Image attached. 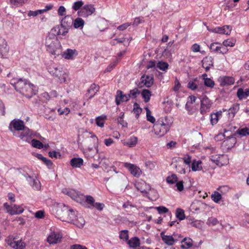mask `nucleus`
<instances>
[{
  "mask_svg": "<svg viewBox=\"0 0 249 249\" xmlns=\"http://www.w3.org/2000/svg\"><path fill=\"white\" fill-rule=\"evenodd\" d=\"M10 83L17 91L28 98L32 97L37 93L36 87L25 79L13 78Z\"/></svg>",
  "mask_w": 249,
  "mask_h": 249,
  "instance_id": "nucleus-1",
  "label": "nucleus"
},
{
  "mask_svg": "<svg viewBox=\"0 0 249 249\" xmlns=\"http://www.w3.org/2000/svg\"><path fill=\"white\" fill-rule=\"evenodd\" d=\"M47 51L54 55H59L62 53V46L57 37L53 34L49 33L45 42Z\"/></svg>",
  "mask_w": 249,
  "mask_h": 249,
  "instance_id": "nucleus-2",
  "label": "nucleus"
},
{
  "mask_svg": "<svg viewBox=\"0 0 249 249\" xmlns=\"http://www.w3.org/2000/svg\"><path fill=\"white\" fill-rule=\"evenodd\" d=\"M57 214L62 221L69 223L73 221L74 219L77 217L76 212L65 205L58 207Z\"/></svg>",
  "mask_w": 249,
  "mask_h": 249,
  "instance_id": "nucleus-3",
  "label": "nucleus"
},
{
  "mask_svg": "<svg viewBox=\"0 0 249 249\" xmlns=\"http://www.w3.org/2000/svg\"><path fill=\"white\" fill-rule=\"evenodd\" d=\"M171 123L167 121L166 117L160 118L154 125L155 133L160 137L164 136L170 130Z\"/></svg>",
  "mask_w": 249,
  "mask_h": 249,
  "instance_id": "nucleus-4",
  "label": "nucleus"
},
{
  "mask_svg": "<svg viewBox=\"0 0 249 249\" xmlns=\"http://www.w3.org/2000/svg\"><path fill=\"white\" fill-rule=\"evenodd\" d=\"M48 71L52 75L58 78L61 83L66 82V74L61 66H50L48 68Z\"/></svg>",
  "mask_w": 249,
  "mask_h": 249,
  "instance_id": "nucleus-5",
  "label": "nucleus"
},
{
  "mask_svg": "<svg viewBox=\"0 0 249 249\" xmlns=\"http://www.w3.org/2000/svg\"><path fill=\"white\" fill-rule=\"evenodd\" d=\"M62 192L64 194L69 196L75 201L83 205L86 203V197L87 196H84L79 192L71 189L65 188L63 190Z\"/></svg>",
  "mask_w": 249,
  "mask_h": 249,
  "instance_id": "nucleus-6",
  "label": "nucleus"
},
{
  "mask_svg": "<svg viewBox=\"0 0 249 249\" xmlns=\"http://www.w3.org/2000/svg\"><path fill=\"white\" fill-rule=\"evenodd\" d=\"M4 207L7 212L11 215L20 214L24 211V209L21 206L13 204L9 205L7 203H5L4 204Z\"/></svg>",
  "mask_w": 249,
  "mask_h": 249,
  "instance_id": "nucleus-7",
  "label": "nucleus"
},
{
  "mask_svg": "<svg viewBox=\"0 0 249 249\" xmlns=\"http://www.w3.org/2000/svg\"><path fill=\"white\" fill-rule=\"evenodd\" d=\"M95 10L92 4L85 5L78 12V15L79 16L86 18L91 15L95 12Z\"/></svg>",
  "mask_w": 249,
  "mask_h": 249,
  "instance_id": "nucleus-8",
  "label": "nucleus"
},
{
  "mask_svg": "<svg viewBox=\"0 0 249 249\" xmlns=\"http://www.w3.org/2000/svg\"><path fill=\"white\" fill-rule=\"evenodd\" d=\"M239 109V104H233L231 108L227 110L226 109H223V112H225V115L228 117V121H231L234 118L235 114L237 112Z\"/></svg>",
  "mask_w": 249,
  "mask_h": 249,
  "instance_id": "nucleus-9",
  "label": "nucleus"
},
{
  "mask_svg": "<svg viewBox=\"0 0 249 249\" xmlns=\"http://www.w3.org/2000/svg\"><path fill=\"white\" fill-rule=\"evenodd\" d=\"M124 166L127 169L134 177H139L142 174V171L137 166L130 163H124Z\"/></svg>",
  "mask_w": 249,
  "mask_h": 249,
  "instance_id": "nucleus-10",
  "label": "nucleus"
},
{
  "mask_svg": "<svg viewBox=\"0 0 249 249\" xmlns=\"http://www.w3.org/2000/svg\"><path fill=\"white\" fill-rule=\"evenodd\" d=\"M153 84V76L152 75H143L141 78V82L138 86L142 88L145 86L147 88L150 87Z\"/></svg>",
  "mask_w": 249,
  "mask_h": 249,
  "instance_id": "nucleus-11",
  "label": "nucleus"
},
{
  "mask_svg": "<svg viewBox=\"0 0 249 249\" xmlns=\"http://www.w3.org/2000/svg\"><path fill=\"white\" fill-rule=\"evenodd\" d=\"M86 202L87 204L90 205L92 207H94L100 211H102L105 207V205L104 203L100 202L95 203L94 198L90 195L87 196L86 197Z\"/></svg>",
  "mask_w": 249,
  "mask_h": 249,
  "instance_id": "nucleus-12",
  "label": "nucleus"
},
{
  "mask_svg": "<svg viewBox=\"0 0 249 249\" xmlns=\"http://www.w3.org/2000/svg\"><path fill=\"white\" fill-rule=\"evenodd\" d=\"M212 106V102L206 96L201 100L200 113L204 114L209 112Z\"/></svg>",
  "mask_w": 249,
  "mask_h": 249,
  "instance_id": "nucleus-13",
  "label": "nucleus"
},
{
  "mask_svg": "<svg viewBox=\"0 0 249 249\" xmlns=\"http://www.w3.org/2000/svg\"><path fill=\"white\" fill-rule=\"evenodd\" d=\"M130 100V96L124 94L122 90H118L115 95V103L117 106L120 105L121 102H128Z\"/></svg>",
  "mask_w": 249,
  "mask_h": 249,
  "instance_id": "nucleus-14",
  "label": "nucleus"
},
{
  "mask_svg": "<svg viewBox=\"0 0 249 249\" xmlns=\"http://www.w3.org/2000/svg\"><path fill=\"white\" fill-rule=\"evenodd\" d=\"M60 54L67 60H72L78 55V52L76 49H67Z\"/></svg>",
  "mask_w": 249,
  "mask_h": 249,
  "instance_id": "nucleus-15",
  "label": "nucleus"
},
{
  "mask_svg": "<svg viewBox=\"0 0 249 249\" xmlns=\"http://www.w3.org/2000/svg\"><path fill=\"white\" fill-rule=\"evenodd\" d=\"M9 51V47L6 41L3 38L0 37V55L3 57H7Z\"/></svg>",
  "mask_w": 249,
  "mask_h": 249,
  "instance_id": "nucleus-16",
  "label": "nucleus"
},
{
  "mask_svg": "<svg viewBox=\"0 0 249 249\" xmlns=\"http://www.w3.org/2000/svg\"><path fill=\"white\" fill-rule=\"evenodd\" d=\"M69 29L68 28L60 24L59 25H57L53 28L51 30L52 33L56 36L62 35L63 36H66V35L68 33Z\"/></svg>",
  "mask_w": 249,
  "mask_h": 249,
  "instance_id": "nucleus-17",
  "label": "nucleus"
},
{
  "mask_svg": "<svg viewBox=\"0 0 249 249\" xmlns=\"http://www.w3.org/2000/svg\"><path fill=\"white\" fill-rule=\"evenodd\" d=\"M62 237L59 232H52L48 236L47 241L50 244H57L61 242Z\"/></svg>",
  "mask_w": 249,
  "mask_h": 249,
  "instance_id": "nucleus-18",
  "label": "nucleus"
},
{
  "mask_svg": "<svg viewBox=\"0 0 249 249\" xmlns=\"http://www.w3.org/2000/svg\"><path fill=\"white\" fill-rule=\"evenodd\" d=\"M11 126H12L14 129L17 131H21L25 127L24 123L20 119H14L10 123L9 128L11 129Z\"/></svg>",
  "mask_w": 249,
  "mask_h": 249,
  "instance_id": "nucleus-19",
  "label": "nucleus"
},
{
  "mask_svg": "<svg viewBox=\"0 0 249 249\" xmlns=\"http://www.w3.org/2000/svg\"><path fill=\"white\" fill-rule=\"evenodd\" d=\"M135 186L136 189L142 194H146L150 190V186L143 181L136 182Z\"/></svg>",
  "mask_w": 249,
  "mask_h": 249,
  "instance_id": "nucleus-20",
  "label": "nucleus"
},
{
  "mask_svg": "<svg viewBox=\"0 0 249 249\" xmlns=\"http://www.w3.org/2000/svg\"><path fill=\"white\" fill-rule=\"evenodd\" d=\"M202 66L206 71H208L211 67L213 66V59L212 56H207L201 61Z\"/></svg>",
  "mask_w": 249,
  "mask_h": 249,
  "instance_id": "nucleus-21",
  "label": "nucleus"
},
{
  "mask_svg": "<svg viewBox=\"0 0 249 249\" xmlns=\"http://www.w3.org/2000/svg\"><path fill=\"white\" fill-rule=\"evenodd\" d=\"M9 244L15 249H24L25 247V244L21 240H18L16 238H14Z\"/></svg>",
  "mask_w": 249,
  "mask_h": 249,
  "instance_id": "nucleus-22",
  "label": "nucleus"
},
{
  "mask_svg": "<svg viewBox=\"0 0 249 249\" xmlns=\"http://www.w3.org/2000/svg\"><path fill=\"white\" fill-rule=\"evenodd\" d=\"M27 180L34 190H38L40 189V183L36 177H34L33 176H28Z\"/></svg>",
  "mask_w": 249,
  "mask_h": 249,
  "instance_id": "nucleus-23",
  "label": "nucleus"
},
{
  "mask_svg": "<svg viewBox=\"0 0 249 249\" xmlns=\"http://www.w3.org/2000/svg\"><path fill=\"white\" fill-rule=\"evenodd\" d=\"M234 81V78L230 76H224L219 79L220 85L222 87L232 85Z\"/></svg>",
  "mask_w": 249,
  "mask_h": 249,
  "instance_id": "nucleus-24",
  "label": "nucleus"
},
{
  "mask_svg": "<svg viewBox=\"0 0 249 249\" xmlns=\"http://www.w3.org/2000/svg\"><path fill=\"white\" fill-rule=\"evenodd\" d=\"M73 23V19L70 15L66 16L62 20L61 24L62 25L70 29L72 27Z\"/></svg>",
  "mask_w": 249,
  "mask_h": 249,
  "instance_id": "nucleus-25",
  "label": "nucleus"
},
{
  "mask_svg": "<svg viewBox=\"0 0 249 249\" xmlns=\"http://www.w3.org/2000/svg\"><path fill=\"white\" fill-rule=\"evenodd\" d=\"M98 153V147H96L95 149L92 148H89L84 151L85 156L88 159H90Z\"/></svg>",
  "mask_w": 249,
  "mask_h": 249,
  "instance_id": "nucleus-26",
  "label": "nucleus"
},
{
  "mask_svg": "<svg viewBox=\"0 0 249 249\" xmlns=\"http://www.w3.org/2000/svg\"><path fill=\"white\" fill-rule=\"evenodd\" d=\"M160 235L162 241L165 244L168 246H172L174 244L175 240L172 236L166 235L163 231L160 233Z\"/></svg>",
  "mask_w": 249,
  "mask_h": 249,
  "instance_id": "nucleus-27",
  "label": "nucleus"
},
{
  "mask_svg": "<svg viewBox=\"0 0 249 249\" xmlns=\"http://www.w3.org/2000/svg\"><path fill=\"white\" fill-rule=\"evenodd\" d=\"M83 160L81 158H73L70 161L71 165L73 168H80L83 165Z\"/></svg>",
  "mask_w": 249,
  "mask_h": 249,
  "instance_id": "nucleus-28",
  "label": "nucleus"
},
{
  "mask_svg": "<svg viewBox=\"0 0 249 249\" xmlns=\"http://www.w3.org/2000/svg\"><path fill=\"white\" fill-rule=\"evenodd\" d=\"M99 86L98 85L95 84H91L87 93V95H90L89 99H90L94 97L95 94L99 91Z\"/></svg>",
  "mask_w": 249,
  "mask_h": 249,
  "instance_id": "nucleus-29",
  "label": "nucleus"
},
{
  "mask_svg": "<svg viewBox=\"0 0 249 249\" xmlns=\"http://www.w3.org/2000/svg\"><path fill=\"white\" fill-rule=\"evenodd\" d=\"M127 243L130 248L135 249L140 246V241L139 238L134 237L129 240Z\"/></svg>",
  "mask_w": 249,
  "mask_h": 249,
  "instance_id": "nucleus-30",
  "label": "nucleus"
},
{
  "mask_svg": "<svg viewBox=\"0 0 249 249\" xmlns=\"http://www.w3.org/2000/svg\"><path fill=\"white\" fill-rule=\"evenodd\" d=\"M237 95L240 99L246 98L249 96V88L246 89L245 90L241 88L237 90Z\"/></svg>",
  "mask_w": 249,
  "mask_h": 249,
  "instance_id": "nucleus-31",
  "label": "nucleus"
},
{
  "mask_svg": "<svg viewBox=\"0 0 249 249\" xmlns=\"http://www.w3.org/2000/svg\"><path fill=\"white\" fill-rule=\"evenodd\" d=\"M22 132H21L18 137L20 138L21 140H26L29 137H30L32 135V132L31 130L27 127H25L24 129H22Z\"/></svg>",
  "mask_w": 249,
  "mask_h": 249,
  "instance_id": "nucleus-32",
  "label": "nucleus"
},
{
  "mask_svg": "<svg viewBox=\"0 0 249 249\" xmlns=\"http://www.w3.org/2000/svg\"><path fill=\"white\" fill-rule=\"evenodd\" d=\"M73 223L74 225H76L77 227L79 228H83L85 223V221L84 218L82 216L77 217V218L76 217L74 219L73 221L71 222Z\"/></svg>",
  "mask_w": 249,
  "mask_h": 249,
  "instance_id": "nucleus-33",
  "label": "nucleus"
},
{
  "mask_svg": "<svg viewBox=\"0 0 249 249\" xmlns=\"http://www.w3.org/2000/svg\"><path fill=\"white\" fill-rule=\"evenodd\" d=\"M218 44V42H214L211 44L210 46V49L211 51V52H218L219 53L224 54L226 53V51L223 52L221 51V47L220 46H217V45Z\"/></svg>",
  "mask_w": 249,
  "mask_h": 249,
  "instance_id": "nucleus-34",
  "label": "nucleus"
},
{
  "mask_svg": "<svg viewBox=\"0 0 249 249\" xmlns=\"http://www.w3.org/2000/svg\"><path fill=\"white\" fill-rule=\"evenodd\" d=\"M181 243H184V244L181 245V248L183 249H188L191 248L193 246V240L190 238H184Z\"/></svg>",
  "mask_w": 249,
  "mask_h": 249,
  "instance_id": "nucleus-35",
  "label": "nucleus"
},
{
  "mask_svg": "<svg viewBox=\"0 0 249 249\" xmlns=\"http://www.w3.org/2000/svg\"><path fill=\"white\" fill-rule=\"evenodd\" d=\"M133 112L134 114L135 115L136 118L137 119H138L140 114L142 112V108L140 107V105L137 103H135L134 104Z\"/></svg>",
  "mask_w": 249,
  "mask_h": 249,
  "instance_id": "nucleus-36",
  "label": "nucleus"
},
{
  "mask_svg": "<svg viewBox=\"0 0 249 249\" xmlns=\"http://www.w3.org/2000/svg\"><path fill=\"white\" fill-rule=\"evenodd\" d=\"M123 208L125 210L126 213H129L132 212V209H134V206L130 201H127L124 203Z\"/></svg>",
  "mask_w": 249,
  "mask_h": 249,
  "instance_id": "nucleus-37",
  "label": "nucleus"
},
{
  "mask_svg": "<svg viewBox=\"0 0 249 249\" xmlns=\"http://www.w3.org/2000/svg\"><path fill=\"white\" fill-rule=\"evenodd\" d=\"M107 119V116H100L97 117L95 119L96 124L97 126L103 127L104 126L105 121Z\"/></svg>",
  "mask_w": 249,
  "mask_h": 249,
  "instance_id": "nucleus-38",
  "label": "nucleus"
},
{
  "mask_svg": "<svg viewBox=\"0 0 249 249\" xmlns=\"http://www.w3.org/2000/svg\"><path fill=\"white\" fill-rule=\"evenodd\" d=\"M84 20L80 18H77L74 20H73V25L75 28H83L84 25Z\"/></svg>",
  "mask_w": 249,
  "mask_h": 249,
  "instance_id": "nucleus-39",
  "label": "nucleus"
},
{
  "mask_svg": "<svg viewBox=\"0 0 249 249\" xmlns=\"http://www.w3.org/2000/svg\"><path fill=\"white\" fill-rule=\"evenodd\" d=\"M142 96L145 103L149 101L151 96V92L148 89H143L142 92Z\"/></svg>",
  "mask_w": 249,
  "mask_h": 249,
  "instance_id": "nucleus-40",
  "label": "nucleus"
},
{
  "mask_svg": "<svg viewBox=\"0 0 249 249\" xmlns=\"http://www.w3.org/2000/svg\"><path fill=\"white\" fill-rule=\"evenodd\" d=\"M202 162L201 160L197 161H194L192 164V170L193 171H200L202 169V167L200 166Z\"/></svg>",
  "mask_w": 249,
  "mask_h": 249,
  "instance_id": "nucleus-41",
  "label": "nucleus"
},
{
  "mask_svg": "<svg viewBox=\"0 0 249 249\" xmlns=\"http://www.w3.org/2000/svg\"><path fill=\"white\" fill-rule=\"evenodd\" d=\"M157 68L163 71H166L168 69V64L164 61H159L157 65Z\"/></svg>",
  "mask_w": 249,
  "mask_h": 249,
  "instance_id": "nucleus-42",
  "label": "nucleus"
},
{
  "mask_svg": "<svg viewBox=\"0 0 249 249\" xmlns=\"http://www.w3.org/2000/svg\"><path fill=\"white\" fill-rule=\"evenodd\" d=\"M220 34L229 35L231 31V28L228 25L224 26L222 27H218Z\"/></svg>",
  "mask_w": 249,
  "mask_h": 249,
  "instance_id": "nucleus-43",
  "label": "nucleus"
},
{
  "mask_svg": "<svg viewBox=\"0 0 249 249\" xmlns=\"http://www.w3.org/2000/svg\"><path fill=\"white\" fill-rule=\"evenodd\" d=\"M138 142V139L136 137H131L127 141L125 142V144L129 146V147H133L137 144Z\"/></svg>",
  "mask_w": 249,
  "mask_h": 249,
  "instance_id": "nucleus-44",
  "label": "nucleus"
},
{
  "mask_svg": "<svg viewBox=\"0 0 249 249\" xmlns=\"http://www.w3.org/2000/svg\"><path fill=\"white\" fill-rule=\"evenodd\" d=\"M176 216L179 220H183L185 217L184 210L178 208L176 210Z\"/></svg>",
  "mask_w": 249,
  "mask_h": 249,
  "instance_id": "nucleus-45",
  "label": "nucleus"
},
{
  "mask_svg": "<svg viewBox=\"0 0 249 249\" xmlns=\"http://www.w3.org/2000/svg\"><path fill=\"white\" fill-rule=\"evenodd\" d=\"M212 199L215 203H218L222 198V196L218 192L215 191L211 196Z\"/></svg>",
  "mask_w": 249,
  "mask_h": 249,
  "instance_id": "nucleus-46",
  "label": "nucleus"
},
{
  "mask_svg": "<svg viewBox=\"0 0 249 249\" xmlns=\"http://www.w3.org/2000/svg\"><path fill=\"white\" fill-rule=\"evenodd\" d=\"M84 5V2L82 0H78L73 3L72 8L74 11L79 10Z\"/></svg>",
  "mask_w": 249,
  "mask_h": 249,
  "instance_id": "nucleus-47",
  "label": "nucleus"
},
{
  "mask_svg": "<svg viewBox=\"0 0 249 249\" xmlns=\"http://www.w3.org/2000/svg\"><path fill=\"white\" fill-rule=\"evenodd\" d=\"M31 144L33 147L35 148H37L38 149H41L43 147V143L39 141L36 139H33L32 140Z\"/></svg>",
  "mask_w": 249,
  "mask_h": 249,
  "instance_id": "nucleus-48",
  "label": "nucleus"
},
{
  "mask_svg": "<svg viewBox=\"0 0 249 249\" xmlns=\"http://www.w3.org/2000/svg\"><path fill=\"white\" fill-rule=\"evenodd\" d=\"M140 93V91L138 90V89L135 88L133 89H131L129 91V94H128V95L130 96V98H132L133 99L136 98L138 95Z\"/></svg>",
  "mask_w": 249,
  "mask_h": 249,
  "instance_id": "nucleus-49",
  "label": "nucleus"
},
{
  "mask_svg": "<svg viewBox=\"0 0 249 249\" xmlns=\"http://www.w3.org/2000/svg\"><path fill=\"white\" fill-rule=\"evenodd\" d=\"M166 181L170 184L175 183L178 181V177L175 174H173L167 178Z\"/></svg>",
  "mask_w": 249,
  "mask_h": 249,
  "instance_id": "nucleus-50",
  "label": "nucleus"
},
{
  "mask_svg": "<svg viewBox=\"0 0 249 249\" xmlns=\"http://www.w3.org/2000/svg\"><path fill=\"white\" fill-rule=\"evenodd\" d=\"M119 237L121 239L127 240L128 239V231L127 230H123L120 232Z\"/></svg>",
  "mask_w": 249,
  "mask_h": 249,
  "instance_id": "nucleus-51",
  "label": "nucleus"
},
{
  "mask_svg": "<svg viewBox=\"0 0 249 249\" xmlns=\"http://www.w3.org/2000/svg\"><path fill=\"white\" fill-rule=\"evenodd\" d=\"M122 115L117 119L118 124H120L123 127H127V123L124 120V113L122 112Z\"/></svg>",
  "mask_w": 249,
  "mask_h": 249,
  "instance_id": "nucleus-52",
  "label": "nucleus"
},
{
  "mask_svg": "<svg viewBox=\"0 0 249 249\" xmlns=\"http://www.w3.org/2000/svg\"><path fill=\"white\" fill-rule=\"evenodd\" d=\"M204 84L206 86L210 88H213L214 86V81L209 78H204Z\"/></svg>",
  "mask_w": 249,
  "mask_h": 249,
  "instance_id": "nucleus-53",
  "label": "nucleus"
},
{
  "mask_svg": "<svg viewBox=\"0 0 249 249\" xmlns=\"http://www.w3.org/2000/svg\"><path fill=\"white\" fill-rule=\"evenodd\" d=\"M145 109L146 111V117L147 120L152 123H154L155 122V119L153 116L151 115L150 110L148 107H145Z\"/></svg>",
  "mask_w": 249,
  "mask_h": 249,
  "instance_id": "nucleus-54",
  "label": "nucleus"
},
{
  "mask_svg": "<svg viewBox=\"0 0 249 249\" xmlns=\"http://www.w3.org/2000/svg\"><path fill=\"white\" fill-rule=\"evenodd\" d=\"M27 170H29L27 167H24L23 168H20L19 169V173L24 176L26 179L28 178V176H31Z\"/></svg>",
  "mask_w": 249,
  "mask_h": 249,
  "instance_id": "nucleus-55",
  "label": "nucleus"
},
{
  "mask_svg": "<svg viewBox=\"0 0 249 249\" xmlns=\"http://www.w3.org/2000/svg\"><path fill=\"white\" fill-rule=\"evenodd\" d=\"M218 223V220L216 218L213 217L209 218L207 220V225H208L209 226L210 225L214 226V225H217Z\"/></svg>",
  "mask_w": 249,
  "mask_h": 249,
  "instance_id": "nucleus-56",
  "label": "nucleus"
},
{
  "mask_svg": "<svg viewBox=\"0 0 249 249\" xmlns=\"http://www.w3.org/2000/svg\"><path fill=\"white\" fill-rule=\"evenodd\" d=\"M218 114H216V113H213L211 114V124L213 125L217 123L218 119Z\"/></svg>",
  "mask_w": 249,
  "mask_h": 249,
  "instance_id": "nucleus-57",
  "label": "nucleus"
},
{
  "mask_svg": "<svg viewBox=\"0 0 249 249\" xmlns=\"http://www.w3.org/2000/svg\"><path fill=\"white\" fill-rule=\"evenodd\" d=\"M27 0H10V2L12 4L18 6L26 2Z\"/></svg>",
  "mask_w": 249,
  "mask_h": 249,
  "instance_id": "nucleus-58",
  "label": "nucleus"
},
{
  "mask_svg": "<svg viewBox=\"0 0 249 249\" xmlns=\"http://www.w3.org/2000/svg\"><path fill=\"white\" fill-rule=\"evenodd\" d=\"M156 209L157 210L158 213L160 214L167 213L169 211L168 209L164 206H160L156 207Z\"/></svg>",
  "mask_w": 249,
  "mask_h": 249,
  "instance_id": "nucleus-59",
  "label": "nucleus"
},
{
  "mask_svg": "<svg viewBox=\"0 0 249 249\" xmlns=\"http://www.w3.org/2000/svg\"><path fill=\"white\" fill-rule=\"evenodd\" d=\"M49 156L52 158L58 159L61 157V155L59 152L56 151H50L49 153Z\"/></svg>",
  "mask_w": 249,
  "mask_h": 249,
  "instance_id": "nucleus-60",
  "label": "nucleus"
},
{
  "mask_svg": "<svg viewBox=\"0 0 249 249\" xmlns=\"http://www.w3.org/2000/svg\"><path fill=\"white\" fill-rule=\"evenodd\" d=\"M145 165L147 168L153 170L155 167L156 164L154 162L148 160L145 162Z\"/></svg>",
  "mask_w": 249,
  "mask_h": 249,
  "instance_id": "nucleus-61",
  "label": "nucleus"
},
{
  "mask_svg": "<svg viewBox=\"0 0 249 249\" xmlns=\"http://www.w3.org/2000/svg\"><path fill=\"white\" fill-rule=\"evenodd\" d=\"M185 109L187 110L188 114H193L195 112V109L193 108L192 105L186 104Z\"/></svg>",
  "mask_w": 249,
  "mask_h": 249,
  "instance_id": "nucleus-62",
  "label": "nucleus"
},
{
  "mask_svg": "<svg viewBox=\"0 0 249 249\" xmlns=\"http://www.w3.org/2000/svg\"><path fill=\"white\" fill-rule=\"evenodd\" d=\"M144 20L139 17L136 18L133 22L131 23V25L137 26L141 23L144 22Z\"/></svg>",
  "mask_w": 249,
  "mask_h": 249,
  "instance_id": "nucleus-63",
  "label": "nucleus"
},
{
  "mask_svg": "<svg viewBox=\"0 0 249 249\" xmlns=\"http://www.w3.org/2000/svg\"><path fill=\"white\" fill-rule=\"evenodd\" d=\"M225 46L233 47L235 45V41L230 39L225 40L223 42Z\"/></svg>",
  "mask_w": 249,
  "mask_h": 249,
  "instance_id": "nucleus-64",
  "label": "nucleus"
}]
</instances>
